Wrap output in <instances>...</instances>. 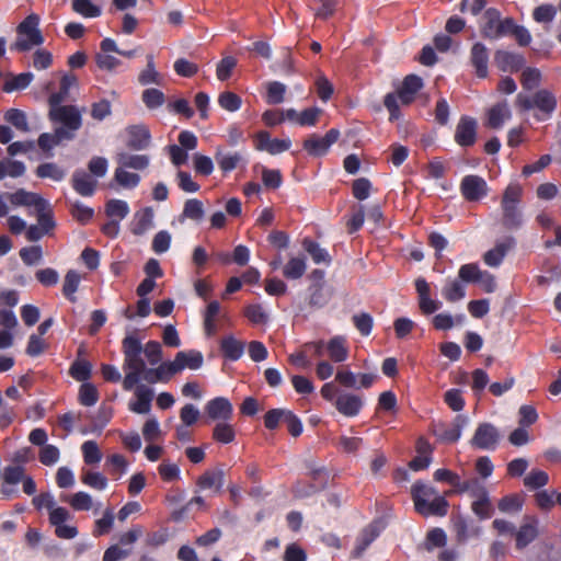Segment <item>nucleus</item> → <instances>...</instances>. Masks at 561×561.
<instances>
[{
  "label": "nucleus",
  "instance_id": "f257e3e1",
  "mask_svg": "<svg viewBox=\"0 0 561 561\" xmlns=\"http://www.w3.org/2000/svg\"><path fill=\"white\" fill-rule=\"evenodd\" d=\"M140 339L136 335L128 334L123 339L124 390H133L140 381L148 383L167 382L172 376L179 373V367L175 365L174 360L160 362L158 367L148 368L145 358L140 357Z\"/></svg>",
  "mask_w": 561,
  "mask_h": 561
},
{
  "label": "nucleus",
  "instance_id": "f03ea898",
  "mask_svg": "<svg viewBox=\"0 0 561 561\" xmlns=\"http://www.w3.org/2000/svg\"><path fill=\"white\" fill-rule=\"evenodd\" d=\"M411 497L414 510L424 517L439 516L447 514L449 503L446 497L433 486L421 480L411 486Z\"/></svg>",
  "mask_w": 561,
  "mask_h": 561
},
{
  "label": "nucleus",
  "instance_id": "7ed1b4c3",
  "mask_svg": "<svg viewBox=\"0 0 561 561\" xmlns=\"http://www.w3.org/2000/svg\"><path fill=\"white\" fill-rule=\"evenodd\" d=\"M523 188L519 184H510L503 194L501 206L503 210V226L507 229H518L522 226V214L518 204Z\"/></svg>",
  "mask_w": 561,
  "mask_h": 561
},
{
  "label": "nucleus",
  "instance_id": "20e7f679",
  "mask_svg": "<svg viewBox=\"0 0 561 561\" xmlns=\"http://www.w3.org/2000/svg\"><path fill=\"white\" fill-rule=\"evenodd\" d=\"M39 16L35 13L27 15L18 26L19 37L13 44L12 49L27 51L34 46L44 43V37L38 28Z\"/></svg>",
  "mask_w": 561,
  "mask_h": 561
},
{
  "label": "nucleus",
  "instance_id": "39448f33",
  "mask_svg": "<svg viewBox=\"0 0 561 561\" xmlns=\"http://www.w3.org/2000/svg\"><path fill=\"white\" fill-rule=\"evenodd\" d=\"M517 103L526 111L537 108L539 111L536 115L538 121L551 118L557 108V98L552 92L546 89L537 91L531 98L518 94Z\"/></svg>",
  "mask_w": 561,
  "mask_h": 561
},
{
  "label": "nucleus",
  "instance_id": "423d86ee",
  "mask_svg": "<svg viewBox=\"0 0 561 561\" xmlns=\"http://www.w3.org/2000/svg\"><path fill=\"white\" fill-rule=\"evenodd\" d=\"M499 430L491 423L484 422L478 425L470 444L482 450H494L500 442Z\"/></svg>",
  "mask_w": 561,
  "mask_h": 561
},
{
  "label": "nucleus",
  "instance_id": "0eeeda50",
  "mask_svg": "<svg viewBox=\"0 0 561 561\" xmlns=\"http://www.w3.org/2000/svg\"><path fill=\"white\" fill-rule=\"evenodd\" d=\"M49 117L54 122H59L75 131L82 125L81 111L73 105L50 106Z\"/></svg>",
  "mask_w": 561,
  "mask_h": 561
},
{
  "label": "nucleus",
  "instance_id": "6e6552de",
  "mask_svg": "<svg viewBox=\"0 0 561 561\" xmlns=\"http://www.w3.org/2000/svg\"><path fill=\"white\" fill-rule=\"evenodd\" d=\"M460 192L468 202H478L488 195L489 186L479 175H466L460 183Z\"/></svg>",
  "mask_w": 561,
  "mask_h": 561
},
{
  "label": "nucleus",
  "instance_id": "1a4fd4ad",
  "mask_svg": "<svg viewBox=\"0 0 561 561\" xmlns=\"http://www.w3.org/2000/svg\"><path fill=\"white\" fill-rule=\"evenodd\" d=\"M340 131L335 128L330 129L323 137L312 134L304 141V149L313 157H320L327 153L329 148L336 142Z\"/></svg>",
  "mask_w": 561,
  "mask_h": 561
},
{
  "label": "nucleus",
  "instance_id": "9d476101",
  "mask_svg": "<svg viewBox=\"0 0 561 561\" xmlns=\"http://www.w3.org/2000/svg\"><path fill=\"white\" fill-rule=\"evenodd\" d=\"M415 289L417 293L419 308L423 314H432L442 308L439 300L432 299L431 286L425 278L419 277L415 279Z\"/></svg>",
  "mask_w": 561,
  "mask_h": 561
},
{
  "label": "nucleus",
  "instance_id": "9b49d317",
  "mask_svg": "<svg viewBox=\"0 0 561 561\" xmlns=\"http://www.w3.org/2000/svg\"><path fill=\"white\" fill-rule=\"evenodd\" d=\"M383 523L379 519L371 522L367 525L358 535L356 539V545L354 550L352 551L353 558H359L365 552V550L370 546V543L380 535L383 529Z\"/></svg>",
  "mask_w": 561,
  "mask_h": 561
},
{
  "label": "nucleus",
  "instance_id": "f8f14e48",
  "mask_svg": "<svg viewBox=\"0 0 561 561\" xmlns=\"http://www.w3.org/2000/svg\"><path fill=\"white\" fill-rule=\"evenodd\" d=\"M127 135L126 145L128 148L140 151L150 146L151 134L149 128L144 124L130 125L125 129Z\"/></svg>",
  "mask_w": 561,
  "mask_h": 561
},
{
  "label": "nucleus",
  "instance_id": "ddd939ff",
  "mask_svg": "<svg viewBox=\"0 0 561 561\" xmlns=\"http://www.w3.org/2000/svg\"><path fill=\"white\" fill-rule=\"evenodd\" d=\"M291 146L289 139H272L267 131H260L255 136V148L260 151H267L270 154H278L288 150Z\"/></svg>",
  "mask_w": 561,
  "mask_h": 561
},
{
  "label": "nucleus",
  "instance_id": "4468645a",
  "mask_svg": "<svg viewBox=\"0 0 561 561\" xmlns=\"http://www.w3.org/2000/svg\"><path fill=\"white\" fill-rule=\"evenodd\" d=\"M477 121L474 118L462 116L457 124L455 140L459 146L469 147L476 142Z\"/></svg>",
  "mask_w": 561,
  "mask_h": 561
},
{
  "label": "nucleus",
  "instance_id": "2eb2a0df",
  "mask_svg": "<svg viewBox=\"0 0 561 561\" xmlns=\"http://www.w3.org/2000/svg\"><path fill=\"white\" fill-rule=\"evenodd\" d=\"M225 483L224 467L217 466L215 469L206 470L198 477L196 484L201 490L214 489L216 493H220Z\"/></svg>",
  "mask_w": 561,
  "mask_h": 561
},
{
  "label": "nucleus",
  "instance_id": "dca6fc26",
  "mask_svg": "<svg viewBox=\"0 0 561 561\" xmlns=\"http://www.w3.org/2000/svg\"><path fill=\"white\" fill-rule=\"evenodd\" d=\"M470 62L479 78L488 76L489 50L484 44L478 42L470 50Z\"/></svg>",
  "mask_w": 561,
  "mask_h": 561
},
{
  "label": "nucleus",
  "instance_id": "f3484780",
  "mask_svg": "<svg viewBox=\"0 0 561 561\" xmlns=\"http://www.w3.org/2000/svg\"><path fill=\"white\" fill-rule=\"evenodd\" d=\"M494 60L499 69L502 71L515 72L525 66V58L520 54L497 50Z\"/></svg>",
  "mask_w": 561,
  "mask_h": 561
},
{
  "label": "nucleus",
  "instance_id": "a211bd4d",
  "mask_svg": "<svg viewBox=\"0 0 561 561\" xmlns=\"http://www.w3.org/2000/svg\"><path fill=\"white\" fill-rule=\"evenodd\" d=\"M538 519L536 517H525V523L515 533L516 548L522 550L533 542L538 536Z\"/></svg>",
  "mask_w": 561,
  "mask_h": 561
},
{
  "label": "nucleus",
  "instance_id": "6ab92c4d",
  "mask_svg": "<svg viewBox=\"0 0 561 561\" xmlns=\"http://www.w3.org/2000/svg\"><path fill=\"white\" fill-rule=\"evenodd\" d=\"M205 411L207 415L214 421H227L231 417L233 409L228 399L224 397H217L206 404Z\"/></svg>",
  "mask_w": 561,
  "mask_h": 561
},
{
  "label": "nucleus",
  "instance_id": "aec40b11",
  "mask_svg": "<svg viewBox=\"0 0 561 561\" xmlns=\"http://www.w3.org/2000/svg\"><path fill=\"white\" fill-rule=\"evenodd\" d=\"M334 405L341 414L355 416L363 407V400L359 396L353 393H342L336 397Z\"/></svg>",
  "mask_w": 561,
  "mask_h": 561
},
{
  "label": "nucleus",
  "instance_id": "412c9836",
  "mask_svg": "<svg viewBox=\"0 0 561 561\" xmlns=\"http://www.w3.org/2000/svg\"><path fill=\"white\" fill-rule=\"evenodd\" d=\"M501 13L495 8H488L484 10L480 21V32L484 38L496 39V31Z\"/></svg>",
  "mask_w": 561,
  "mask_h": 561
},
{
  "label": "nucleus",
  "instance_id": "4be33fe9",
  "mask_svg": "<svg viewBox=\"0 0 561 561\" xmlns=\"http://www.w3.org/2000/svg\"><path fill=\"white\" fill-rule=\"evenodd\" d=\"M467 424L468 417L463 414H458L449 426L444 424L438 426V436L444 442L455 443L460 438L461 432Z\"/></svg>",
  "mask_w": 561,
  "mask_h": 561
},
{
  "label": "nucleus",
  "instance_id": "5701e85b",
  "mask_svg": "<svg viewBox=\"0 0 561 561\" xmlns=\"http://www.w3.org/2000/svg\"><path fill=\"white\" fill-rule=\"evenodd\" d=\"M98 181L93 180L83 169H77L72 174V187L81 196H92Z\"/></svg>",
  "mask_w": 561,
  "mask_h": 561
},
{
  "label": "nucleus",
  "instance_id": "b1692460",
  "mask_svg": "<svg viewBox=\"0 0 561 561\" xmlns=\"http://www.w3.org/2000/svg\"><path fill=\"white\" fill-rule=\"evenodd\" d=\"M215 160L224 173L234 170L244 159L239 152H228L221 147L216 148Z\"/></svg>",
  "mask_w": 561,
  "mask_h": 561
},
{
  "label": "nucleus",
  "instance_id": "393cba45",
  "mask_svg": "<svg viewBox=\"0 0 561 561\" xmlns=\"http://www.w3.org/2000/svg\"><path fill=\"white\" fill-rule=\"evenodd\" d=\"M512 116L511 108L506 101L493 105L488 112V123L490 128L499 129L505 121Z\"/></svg>",
  "mask_w": 561,
  "mask_h": 561
},
{
  "label": "nucleus",
  "instance_id": "a878e982",
  "mask_svg": "<svg viewBox=\"0 0 561 561\" xmlns=\"http://www.w3.org/2000/svg\"><path fill=\"white\" fill-rule=\"evenodd\" d=\"M135 394L137 401L130 405V409L139 414H146L150 411L151 401L153 398V391L146 385L140 382L135 386Z\"/></svg>",
  "mask_w": 561,
  "mask_h": 561
},
{
  "label": "nucleus",
  "instance_id": "bb28decb",
  "mask_svg": "<svg viewBox=\"0 0 561 561\" xmlns=\"http://www.w3.org/2000/svg\"><path fill=\"white\" fill-rule=\"evenodd\" d=\"M203 355L198 351L179 352L174 357V363L179 367V373L185 368L196 370L202 367Z\"/></svg>",
  "mask_w": 561,
  "mask_h": 561
},
{
  "label": "nucleus",
  "instance_id": "cd10ccee",
  "mask_svg": "<svg viewBox=\"0 0 561 561\" xmlns=\"http://www.w3.org/2000/svg\"><path fill=\"white\" fill-rule=\"evenodd\" d=\"M8 199L13 206H34L38 204L44 205V199L36 193L27 192L24 188H19L14 193H7Z\"/></svg>",
  "mask_w": 561,
  "mask_h": 561
},
{
  "label": "nucleus",
  "instance_id": "c85d7f7f",
  "mask_svg": "<svg viewBox=\"0 0 561 561\" xmlns=\"http://www.w3.org/2000/svg\"><path fill=\"white\" fill-rule=\"evenodd\" d=\"M153 227V209L145 207L135 214L131 232L135 236H142Z\"/></svg>",
  "mask_w": 561,
  "mask_h": 561
},
{
  "label": "nucleus",
  "instance_id": "c756f323",
  "mask_svg": "<svg viewBox=\"0 0 561 561\" xmlns=\"http://www.w3.org/2000/svg\"><path fill=\"white\" fill-rule=\"evenodd\" d=\"M416 449L419 455L409 462V468L414 471L424 470L430 466L432 461L431 445L423 438H420L417 440Z\"/></svg>",
  "mask_w": 561,
  "mask_h": 561
},
{
  "label": "nucleus",
  "instance_id": "7c9ffc66",
  "mask_svg": "<svg viewBox=\"0 0 561 561\" xmlns=\"http://www.w3.org/2000/svg\"><path fill=\"white\" fill-rule=\"evenodd\" d=\"M116 162L126 169L144 170L149 165L150 159L147 154H131L119 152L116 154Z\"/></svg>",
  "mask_w": 561,
  "mask_h": 561
},
{
  "label": "nucleus",
  "instance_id": "2f4dec72",
  "mask_svg": "<svg viewBox=\"0 0 561 561\" xmlns=\"http://www.w3.org/2000/svg\"><path fill=\"white\" fill-rule=\"evenodd\" d=\"M220 350L226 358L238 360L243 355L244 344L232 335H229L221 340Z\"/></svg>",
  "mask_w": 561,
  "mask_h": 561
},
{
  "label": "nucleus",
  "instance_id": "473e14b6",
  "mask_svg": "<svg viewBox=\"0 0 561 561\" xmlns=\"http://www.w3.org/2000/svg\"><path fill=\"white\" fill-rule=\"evenodd\" d=\"M327 350L329 357L335 363H342L347 359L348 351L345 346V337L341 335L332 337L327 344Z\"/></svg>",
  "mask_w": 561,
  "mask_h": 561
},
{
  "label": "nucleus",
  "instance_id": "72a5a7b5",
  "mask_svg": "<svg viewBox=\"0 0 561 561\" xmlns=\"http://www.w3.org/2000/svg\"><path fill=\"white\" fill-rule=\"evenodd\" d=\"M443 297L449 302H457L465 298L466 288L459 278L447 279L442 289Z\"/></svg>",
  "mask_w": 561,
  "mask_h": 561
},
{
  "label": "nucleus",
  "instance_id": "f704fd0d",
  "mask_svg": "<svg viewBox=\"0 0 561 561\" xmlns=\"http://www.w3.org/2000/svg\"><path fill=\"white\" fill-rule=\"evenodd\" d=\"M76 85H77L76 76L75 75H65L60 80L59 91L56 93H53L49 96V100H48L49 105L50 106L61 105V103L64 101H66V99L69 94L70 88L76 87Z\"/></svg>",
  "mask_w": 561,
  "mask_h": 561
},
{
  "label": "nucleus",
  "instance_id": "c9c22d12",
  "mask_svg": "<svg viewBox=\"0 0 561 561\" xmlns=\"http://www.w3.org/2000/svg\"><path fill=\"white\" fill-rule=\"evenodd\" d=\"M38 227H41L46 233H50V231L56 227V222L53 217V209L50 204L44 199V205L41 204L35 207Z\"/></svg>",
  "mask_w": 561,
  "mask_h": 561
},
{
  "label": "nucleus",
  "instance_id": "e433bc0d",
  "mask_svg": "<svg viewBox=\"0 0 561 561\" xmlns=\"http://www.w3.org/2000/svg\"><path fill=\"white\" fill-rule=\"evenodd\" d=\"M455 492L456 493H469V495L473 499H477L480 495H483V493L486 492L485 486L482 482L479 481L477 478H471L465 481H461L460 479L455 485Z\"/></svg>",
  "mask_w": 561,
  "mask_h": 561
},
{
  "label": "nucleus",
  "instance_id": "4c0bfd02",
  "mask_svg": "<svg viewBox=\"0 0 561 561\" xmlns=\"http://www.w3.org/2000/svg\"><path fill=\"white\" fill-rule=\"evenodd\" d=\"M302 247L310 254L316 264L324 263L329 265L331 263L332 259L330 254L325 249L321 248L319 243L306 238L302 241Z\"/></svg>",
  "mask_w": 561,
  "mask_h": 561
},
{
  "label": "nucleus",
  "instance_id": "58836bf2",
  "mask_svg": "<svg viewBox=\"0 0 561 561\" xmlns=\"http://www.w3.org/2000/svg\"><path fill=\"white\" fill-rule=\"evenodd\" d=\"M26 167L22 161L12 159L0 160V181L5 176L20 178L25 173Z\"/></svg>",
  "mask_w": 561,
  "mask_h": 561
},
{
  "label": "nucleus",
  "instance_id": "ea45409f",
  "mask_svg": "<svg viewBox=\"0 0 561 561\" xmlns=\"http://www.w3.org/2000/svg\"><path fill=\"white\" fill-rule=\"evenodd\" d=\"M35 174L39 179H51L56 182L62 181L66 176V172L54 162L39 164L35 170Z\"/></svg>",
  "mask_w": 561,
  "mask_h": 561
},
{
  "label": "nucleus",
  "instance_id": "a19ab883",
  "mask_svg": "<svg viewBox=\"0 0 561 561\" xmlns=\"http://www.w3.org/2000/svg\"><path fill=\"white\" fill-rule=\"evenodd\" d=\"M471 510L480 519H486L492 516L493 507L488 491L474 499L471 503Z\"/></svg>",
  "mask_w": 561,
  "mask_h": 561
},
{
  "label": "nucleus",
  "instance_id": "79ce46f5",
  "mask_svg": "<svg viewBox=\"0 0 561 561\" xmlns=\"http://www.w3.org/2000/svg\"><path fill=\"white\" fill-rule=\"evenodd\" d=\"M140 357L148 359L151 366L158 365L162 360V346L157 341H149L144 346L140 342Z\"/></svg>",
  "mask_w": 561,
  "mask_h": 561
},
{
  "label": "nucleus",
  "instance_id": "37998d69",
  "mask_svg": "<svg viewBox=\"0 0 561 561\" xmlns=\"http://www.w3.org/2000/svg\"><path fill=\"white\" fill-rule=\"evenodd\" d=\"M305 257H291L283 268V275L288 279H298L306 272Z\"/></svg>",
  "mask_w": 561,
  "mask_h": 561
},
{
  "label": "nucleus",
  "instance_id": "c03bdc74",
  "mask_svg": "<svg viewBox=\"0 0 561 561\" xmlns=\"http://www.w3.org/2000/svg\"><path fill=\"white\" fill-rule=\"evenodd\" d=\"M80 279L79 273L75 270H69L65 275L62 293L71 302L77 300L75 293L79 288Z\"/></svg>",
  "mask_w": 561,
  "mask_h": 561
},
{
  "label": "nucleus",
  "instance_id": "a18cd8bd",
  "mask_svg": "<svg viewBox=\"0 0 561 561\" xmlns=\"http://www.w3.org/2000/svg\"><path fill=\"white\" fill-rule=\"evenodd\" d=\"M453 528L458 543H465L470 536H477L479 533L478 528H473L469 533L468 523L462 516H457L453 519Z\"/></svg>",
  "mask_w": 561,
  "mask_h": 561
},
{
  "label": "nucleus",
  "instance_id": "49530a36",
  "mask_svg": "<svg viewBox=\"0 0 561 561\" xmlns=\"http://www.w3.org/2000/svg\"><path fill=\"white\" fill-rule=\"evenodd\" d=\"M220 312V304L217 300L210 301L204 313V329L208 336L216 333L215 318Z\"/></svg>",
  "mask_w": 561,
  "mask_h": 561
},
{
  "label": "nucleus",
  "instance_id": "de8ad7c7",
  "mask_svg": "<svg viewBox=\"0 0 561 561\" xmlns=\"http://www.w3.org/2000/svg\"><path fill=\"white\" fill-rule=\"evenodd\" d=\"M106 215L116 220L124 219L129 213V206L122 199H110L105 205Z\"/></svg>",
  "mask_w": 561,
  "mask_h": 561
},
{
  "label": "nucleus",
  "instance_id": "09e8293b",
  "mask_svg": "<svg viewBox=\"0 0 561 561\" xmlns=\"http://www.w3.org/2000/svg\"><path fill=\"white\" fill-rule=\"evenodd\" d=\"M147 59H148L147 67H146V69H144L140 72L139 78H138L139 82L142 85H147V84H151V83L161 84L162 77L154 69L153 57L151 55H149L147 57Z\"/></svg>",
  "mask_w": 561,
  "mask_h": 561
},
{
  "label": "nucleus",
  "instance_id": "8fccbe9b",
  "mask_svg": "<svg viewBox=\"0 0 561 561\" xmlns=\"http://www.w3.org/2000/svg\"><path fill=\"white\" fill-rule=\"evenodd\" d=\"M114 180L125 188L136 187L140 182V176L137 173L126 171V168L118 165L115 170Z\"/></svg>",
  "mask_w": 561,
  "mask_h": 561
},
{
  "label": "nucleus",
  "instance_id": "3c124183",
  "mask_svg": "<svg viewBox=\"0 0 561 561\" xmlns=\"http://www.w3.org/2000/svg\"><path fill=\"white\" fill-rule=\"evenodd\" d=\"M204 205L199 199H187L184 204L182 216L195 221H201L204 218Z\"/></svg>",
  "mask_w": 561,
  "mask_h": 561
},
{
  "label": "nucleus",
  "instance_id": "603ef678",
  "mask_svg": "<svg viewBox=\"0 0 561 561\" xmlns=\"http://www.w3.org/2000/svg\"><path fill=\"white\" fill-rule=\"evenodd\" d=\"M72 10L84 18H98L102 13L101 8L91 0H72Z\"/></svg>",
  "mask_w": 561,
  "mask_h": 561
},
{
  "label": "nucleus",
  "instance_id": "864d4df0",
  "mask_svg": "<svg viewBox=\"0 0 561 561\" xmlns=\"http://www.w3.org/2000/svg\"><path fill=\"white\" fill-rule=\"evenodd\" d=\"M66 501L75 511H89L93 505L91 495L83 491L68 496Z\"/></svg>",
  "mask_w": 561,
  "mask_h": 561
},
{
  "label": "nucleus",
  "instance_id": "5fc2aeb1",
  "mask_svg": "<svg viewBox=\"0 0 561 561\" xmlns=\"http://www.w3.org/2000/svg\"><path fill=\"white\" fill-rule=\"evenodd\" d=\"M19 254L23 263L27 266L38 264L43 259V250L41 245L22 248Z\"/></svg>",
  "mask_w": 561,
  "mask_h": 561
},
{
  "label": "nucleus",
  "instance_id": "6e6d98bb",
  "mask_svg": "<svg viewBox=\"0 0 561 561\" xmlns=\"http://www.w3.org/2000/svg\"><path fill=\"white\" fill-rule=\"evenodd\" d=\"M33 78H34V76L32 72H23L18 76H14L4 83L3 90L5 92H12L14 90H23L30 85Z\"/></svg>",
  "mask_w": 561,
  "mask_h": 561
},
{
  "label": "nucleus",
  "instance_id": "4d7b16f0",
  "mask_svg": "<svg viewBox=\"0 0 561 561\" xmlns=\"http://www.w3.org/2000/svg\"><path fill=\"white\" fill-rule=\"evenodd\" d=\"M141 99L145 105L150 110L162 106L165 101L163 92L154 88L146 89L142 92Z\"/></svg>",
  "mask_w": 561,
  "mask_h": 561
},
{
  "label": "nucleus",
  "instance_id": "13d9d810",
  "mask_svg": "<svg viewBox=\"0 0 561 561\" xmlns=\"http://www.w3.org/2000/svg\"><path fill=\"white\" fill-rule=\"evenodd\" d=\"M234 435L232 425L226 423V421L218 423L213 431L214 439L222 444L233 442Z\"/></svg>",
  "mask_w": 561,
  "mask_h": 561
},
{
  "label": "nucleus",
  "instance_id": "bf43d9fd",
  "mask_svg": "<svg viewBox=\"0 0 561 561\" xmlns=\"http://www.w3.org/2000/svg\"><path fill=\"white\" fill-rule=\"evenodd\" d=\"M541 72L537 68H525L522 73V85L525 90H534L540 85Z\"/></svg>",
  "mask_w": 561,
  "mask_h": 561
},
{
  "label": "nucleus",
  "instance_id": "052dcab7",
  "mask_svg": "<svg viewBox=\"0 0 561 561\" xmlns=\"http://www.w3.org/2000/svg\"><path fill=\"white\" fill-rule=\"evenodd\" d=\"M497 507L502 513H518L522 511L523 501L516 494L506 495L499 501Z\"/></svg>",
  "mask_w": 561,
  "mask_h": 561
},
{
  "label": "nucleus",
  "instance_id": "680f3d73",
  "mask_svg": "<svg viewBox=\"0 0 561 561\" xmlns=\"http://www.w3.org/2000/svg\"><path fill=\"white\" fill-rule=\"evenodd\" d=\"M99 400L98 389L92 383H82L79 389V401L82 405L92 407Z\"/></svg>",
  "mask_w": 561,
  "mask_h": 561
},
{
  "label": "nucleus",
  "instance_id": "e2e57ef3",
  "mask_svg": "<svg viewBox=\"0 0 561 561\" xmlns=\"http://www.w3.org/2000/svg\"><path fill=\"white\" fill-rule=\"evenodd\" d=\"M83 459L87 465L99 463L102 459V454L94 440H87L81 446Z\"/></svg>",
  "mask_w": 561,
  "mask_h": 561
},
{
  "label": "nucleus",
  "instance_id": "0e129e2a",
  "mask_svg": "<svg viewBox=\"0 0 561 561\" xmlns=\"http://www.w3.org/2000/svg\"><path fill=\"white\" fill-rule=\"evenodd\" d=\"M218 104L226 111L236 112L241 107L242 100L236 93L226 91L219 94Z\"/></svg>",
  "mask_w": 561,
  "mask_h": 561
},
{
  "label": "nucleus",
  "instance_id": "69168bd1",
  "mask_svg": "<svg viewBox=\"0 0 561 561\" xmlns=\"http://www.w3.org/2000/svg\"><path fill=\"white\" fill-rule=\"evenodd\" d=\"M4 118L7 122L12 124L15 128H18L20 130L28 131V129H30L27 119H26V115L21 110L10 108L9 111L5 112Z\"/></svg>",
  "mask_w": 561,
  "mask_h": 561
},
{
  "label": "nucleus",
  "instance_id": "338daca9",
  "mask_svg": "<svg viewBox=\"0 0 561 561\" xmlns=\"http://www.w3.org/2000/svg\"><path fill=\"white\" fill-rule=\"evenodd\" d=\"M355 328L364 336L371 333L374 320L373 317L367 312H359L352 317Z\"/></svg>",
  "mask_w": 561,
  "mask_h": 561
},
{
  "label": "nucleus",
  "instance_id": "774afa93",
  "mask_svg": "<svg viewBox=\"0 0 561 561\" xmlns=\"http://www.w3.org/2000/svg\"><path fill=\"white\" fill-rule=\"evenodd\" d=\"M548 473L542 470H531L524 479V484L528 489L536 490L548 483Z\"/></svg>",
  "mask_w": 561,
  "mask_h": 561
}]
</instances>
